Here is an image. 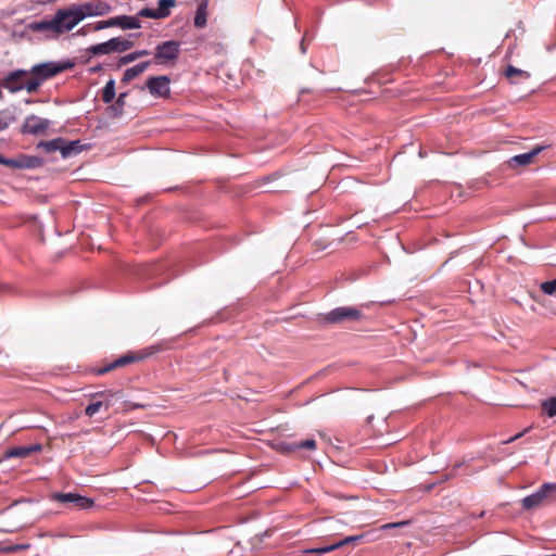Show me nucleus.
<instances>
[{
  "label": "nucleus",
  "mask_w": 556,
  "mask_h": 556,
  "mask_svg": "<svg viewBox=\"0 0 556 556\" xmlns=\"http://www.w3.org/2000/svg\"><path fill=\"white\" fill-rule=\"evenodd\" d=\"M207 7L208 1L207 0H201V2L198 4L195 15H194V27L201 29L204 28L207 24Z\"/></svg>",
  "instance_id": "20"
},
{
  "label": "nucleus",
  "mask_w": 556,
  "mask_h": 556,
  "mask_svg": "<svg viewBox=\"0 0 556 556\" xmlns=\"http://www.w3.org/2000/svg\"><path fill=\"white\" fill-rule=\"evenodd\" d=\"M77 11L81 15V20L89 16H102L112 11V7L106 2H85L75 4Z\"/></svg>",
  "instance_id": "13"
},
{
  "label": "nucleus",
  "mask_w": 556,
  "mask_h": 556,
  "mask_svg": "<svg viewBox=\"0 0 556 556\" xmlns=\"http://www.w3.org/2000/svg\"><path fill=\"white\" fill-rule=\"evenodd\" d=\"M61 144H62V138L59 137V138H54L52 140H49V141H40L37 144V148L42 149L47 153H52V152H55V151H60L61 152Z\"/></svg>",
  "instance_id": "24"
},
{
  "label": "nucleus",
  "mask_w": 556,
  "mask_h": 556,
  "mask_svg": "<svg viewBox=\"0 0 556 556\" xmlns=\"http://www.w3.org/2000/svg\"><path fill=\"white\" fill-rule=\"evenodd\" d=\"M92 30L98 31L109 27H121L122 29H137L141 27V22L138 16L134 15H117L105 21L93 23Z\"/></svg>",
  "instance_id": "4"
},
{
  "label": "nucleus",
  "mask_w": 556,
  "mask_h": 556,
  "mask_svg": "<svg viewBox=\"0 0 556 556\" xmlns=\"http://www.w3.org/2000/svg\"><path fill=\"white\" fill-rule=\"evenodd\" d=\"M115 81L110 79L106 81L103 90H102V100L104 103H111L115 98Z\"/></svg>",
  "instance_id": "26"
},
{
  "label": "nucleus",
  "mask_w": 556,
  "mask_h": 556,
  "mask_svg": "<svg viewBox=\"0 0 556 556\" xmlns=\"http://www.w3.org/2000/svg\"><path fill=\"white\" fill-rule=\"evenodd\" d=\"M281 446L287 452H298L300 450L314 451L316 448V441L313 438H308L302 441L286 442Z\"/></svg>",
  "instance_id": "18"
},
{
  "label": "nucleus",
  "mask_w": 556,
  "mask_h": 556,
  "mask_svg": "<svg viewBox=\"0 0 556 556\" xmlns=\"http://www.w3.org/2000/svg\"><path fill=\"white\" fill-rule=\"evenodd\" d=\"M541 405L544 414L547 417L553 418L556 416V396H551L546 400H543Z\"/></svg>",
  "instance_id": "27"
},
{
  "label": "nucleus",
  "mask_w": 556,
  "mask_h": 556,
  "mask_svg": "<svg viewBox=\"0 0 556 556\" xmlns=\"http://www.w3.org/2000/svg\"><path fill=\"white\" fill-rule=\"evenodd\" d=\"M147 88L155 98H167L170 94V79L166 75L150 77Z\"/></svg>",
  "instance_id": "12"
},
{
  "label": "nucleus",
  "mask_w": 556,
  "mask_h": 556,
  "mask_svg": "<svg viewBox=\"0 0 556 556\" xmlns=\"http://www.w3.org/2000/svg\"><path fill=\"white\" fill-rule=\"evenodd\" d=\"M29 76L28 71L25 70H15L8 75H5L1 79V87L7 89L8 91L15 93L23 89L27 91V79L26 77Z\"/></svg>",
  "instance_id": "8"
},
{
  "label": "nucleus",
  "mask_w": 556,
  "mask_h": 556,
  "mask_svg": "<svg viewBox=\"0 0 556 556\" xmlns=\"http://www.w3.org/2000/svg\"><path fill=\"white\" fill-rule=\"evenodd\" d=\"M376 532L377 531H367V532H364L362 534L350 535V536H346L343 540L337 542V544H338L339 547H342L344 545L352 544V543H357V542H361L363 540L374 541V540H376V536H375Z\"/></svg>",
  "instance_id": "22"
},
{
  "label": "nucleus",
  "mask_w": 556,
  "mask_h": 556,
  "mask_svg": "<svg viewBox=\"0 0 556 556\" xmlns=\"http://www.w3.org/2000/svg\"><path fill=\"white\" fill-rule=\"evenodd\" d=\"M541 290L543 293L548 295L556 294V279L542 282Z\"/></svg>",
  "instance_id": "30"
},
{
  "label": "nucleus",
  "mask_w": 556,
  "mask_h": 556,
  "mask_svg": "<svg viewBox=\"0 0 556 556\" xmlns=\"http://www.w3.org/2000/svg\"><path fill=\"white\" fill-rule=\"evenodd\" d=\"M134 42L124 40L119 37L111 38L110 40L89 47L88 51L93 55H104L110 53H122L132 48Z\"/></svg>",
  "instance_id": "6"
},
{
  "label": "nucleus",
  "mask_w": 556,
  "mask_h": 556,
  "mask_svg": "<svg viewBox=\"0 0 556 556\" xmlns=\"http://www.w3.org/2000/svg\"><path fill=\"white\" fill-rule=\"evenodd\" d=\"M28 547V545L26 544H21V545H15L11 548V551H20V549H26Z\"/></svg>",
  "instance_id": "34"
},
{
  "label": "nucleus",
  "mask_w": 556,
  "mask_h": 556,
  "mask_svg": "<svg viewBox=\"0 0 556 556\" xmlns=\"http://www.w3.org/2000/svg\"><path fill=\"white\" fill-rule=\"evenodd\" d=\"M180 54V42L167 40L155 47L154 63L159 65L175 63Z\"/></svg>",
  "instance_id": "5"
},
{
  "label": "nucleus",
  "mask_w": 556,
  "mask_h": 556,
  "mask_svg": "<svg viewBox=\"0 0 556 556\" xmlns=\"http://www.w3.org/2000/svg\"><path fill=\"white\" fill-rule=\"evenodd\" d=\"M91 24L88 25V27H90L92 29V26H90ZM84 28H87V25H84Z\"/></svg>",
  "instance_id": "38"
},
{
  "label": "nucleus",
  "mask_w": 556,
  "mask_h": 556,
  "mask_svg": "<svg viewBox=\"0 0 556 556\" xmlns=\"http://www.w3.org/2000/svg\"><path fill=\"white\" fill-rule=\"evenodd\" d=\"M542 150L543 147H536L527 153L517 154L510 157L508 162L509 166L516 168L519 166L528 165L532 162L533 157L536 156Z\"/></svg>",
  "instance_id": "17"
},
{
  "label": "nucleus",
  "mask_w": 556,
  "mask_h": 556,
  "mask_svg": "<svg viewBox=\"0 0 556 556\" xmlns=\"http://www.w3.org/2000/svg\"><path fill=\"white\" fill-rule=\"evenodd\" d=\"M51 498L64 504H74L79 509H90L94 505L93 500H91L90 497L83 496L76 493H54L52 494Z\"/></svg>",
  "instance_id": "14"
},
{
  "label": "nucleus",
  "mask_w": 556,
  "mask_h": 556,
  "mask_svg": "<svg viewBox=\"0 0 556 556\" xmlns=\"http://www.w3.org/2000/svg\"><path fill=\"white\" fill-rule=\"evenodd\" d=\"M71 66V64L61 65L55 62H47L34 65L31 70L28 71L30 77L27 78V92L31 93L37 91L45 80L54 77Z\"/></svg>",
  "instance_id": "2"
},
{
  "label": "nucleus",
  "mask_w": 556,
  "mask_h": 556,
  "mask_svg": "<svg viewBox=\"0 0 556 556\" xmlns=\"http://www.w3.org/2000/svg\"><path fill=\"white\" fill-rule=\"evenodd\" d=\"M100 68H101V66H100V65H98V66H96V67L90 68V72H91V73H96V72L100 71Z\"/></svg>",
  "instance_id": "37"
},
{
  "label": "nucleus",
  "mask_w": 556,
  "mask_h": 556,
  "mask_svg": "<svg viewBox=\"0 0 556 556\" xmlns=\"http://www.w3.org/2000/svg\"><path fill=\"white\" fill-rule=\"evenodd\" d=\"M176 5V0H159V7L155 9L143 8L135 16L153 20H163L170 15V9Z\"/></svg>",
  "instance_id": "9"
},
{
  "label": "nucleus",
  "mask_w": 556,
  "mask_h": 556,
  "mask_svg": "<svg viewBox=\"0 0 556 556\" xmlns=\"http://www.w3.org/2000/svg\"><path fill=\"white\" fill-rule=\"evenodd\" d=\"M337 548H339V546H338L337 543H334V544H331V545H326V546H323V547L313 548V549H309L308 552L317 553V554H326V553L332 552V551H334Z\"/></svg>",
  "instance_id": "31"
},
{
  "label": "nucleus",
  "mask_w": 556,
  "mask_h": 556,
  "mask_svg": "<svg viewBox=\"0 0 556 556\" xmlns=\"http://www.w3.org/2000/svg\"><path fill=\"white\" fill-rule=\"evenodd\" d=\"M149 54L148 50H137L131 53H128L119 59V64H128L136 61L139 58L146 56Z\"/></svg>",
  "instance_id": "28"
},
{
  "label": "nucleus",
  "mask_w": 556,
  "mask_h": 556,
  "mask_svg": "<svg viewBox=\"0 0 556 556\" xmlns=\"http://www.w3.org/2000/svg\"><path fill=\"white\" fill-rule=\"evenodd\" d=\"M50 126L51 121L48 118L31 114L25 118L21 131L34 136L45 135Z\"/></svg>",
  "instance_id": "10"
},
{
  "label": "nucleus",
  "mask_w": 556,
  "mask_h": 556,
  "mask_svg": "<svg viewBox=\"0 0 556 556\" xmlns=\"http://www.w3.org/2000/svg\"><path fill=\"white\" fill-rule=\"evenodd\" d=\"M43 160L39 156L21 154L18 157H7L5 166L18 169H34L42 166Z\"/></svg>",
  "instance_id": "15"
},
{
  "label": "nucleus",
  "mask_w": 556,
  "mask_h": 556,
  "mask_svg": "<svg viewBox=\"0 0 556 556\" xmlns=\"http://www.w3.org/2000/svg\"><path fill=\"white\" fill-rule=\"evenodd\" d=\"M9 127V123L0 116V131L5 130Z\"/></svg>",
  "instance_id": "33"
},
{
  "label": "nucleus",
  "mask_w": 556,
  "mask_h": 556,
  "mask_svg": "<svg viewBox=\"0 0 556 556\" xmlns=\"http://www.w3.org/2000/svg\"><path fill=\"white\" fill-rule=\"evenodd\" d=\"M359 308L353 306H340L331 309L324 315V321L328 324H339L344 321H355L363 318Z\"/></svg>",
  "instance_id": "7"
},
{
  "label": "nucleus",
  "mask_w": 556,
  "mask_h": 556,
  "mask_svg": "<svg viewBox=\"0 0 556 556\" xmlns=\"http://www.w3.org/2000/svg\"><path fill=\"white\" fill-rule=\"evenodd\" d=\"M117 392L105 390L90 394L91 399L101 397L102 400L91 402L86 408L85 414L88 417L94 416L102 407L106 409L113 404L112 399L117 395Z\"/></svg>",
  "instance_id": "11"
},
{
  "label": "nucleus",
  "mask_w": 556,
  "mask_h": 556,
  "mask_svg": "<svg viewBox=\"0 0 556 556\" xmlns=\"http://www.w3.org/2000/svg\"><path fill=\"white\" fill-rule=\"evenodd\" d=\"M150 64H151L150 61H144V62L134 65L132 67L127 68L124 72L123 81L127 83V81L132 80L135 77H137L138 75L143 73L149 67Z\"/></svg>",
  "instance_id": "23"
},
{
  "label": "nucleus",
  "mask_w": 556,
  "mask_h": 556,
  "mask_svg": "<svg viewBox=\"0 0 556 556\" xmlns=\"http://www.w3.org/2000/svg\"><path fill=\"white\" fill-rule=\"evenodd\" d=\"M409 523V521H399V522H390V523H384L380 527L379 530H388V529H392V528H400V527H404V526H407Z\"/></svg>",
  "instance_id": "32"
},
{
  "label": "nucleus",
  "mask_w": 556,
  "mask_h": 556,
  "mask_svg": "<svg viewBox=\"0 0 556 556\" xmlns=\"http://www.w3.org/2000/svg\"><path fill=\"white\" fill-rule=\"evenodd\" d=\"M137 359H139V357H137L136 355H132V354H127V355L121 356V357L116 358L114 362L108 364L106 366L99 368L97 370V374L104 375L117 367H122V366L131 364Z\"/></svg>",
  "instance_id": "19"
},
{
  "label": "nucleus",
  "mask_w": 556,
  "mask_h": 556,
  "mask_svg": "<svg viewBox=\"0 0 556 556\" xmlns=\"http://www.w3.org/2000/svg\"><path fill=\"white\" fill-rule=\"evenodd\" d=\"M127 97V93L126 92H123L121 93L118 97H117V100L115 102V104H113L110 110L113 112V116H118L122 114L123 112V108L125 105V99Z\"/></svg>",
  "instance_id": "29"
},
{
  "label": "nucleus",
  "mask_w": 556,
  "mask_h": 556,
  "mask_svg": "<svg viewBox=\"0 0 556 556\" xmlns=\"http://www.w3.org/2000/svg\"><path fill=\"white\" fill-rule=\"evenodd\" d=\"M7 157L0 154V164L5 166Z\"/></svg>",
  "instance_id": "36"
},
{
  "label": "nucleus",
  "mask_w": 556,
  "mask_h": 556,
  "mask_svg": "<svg viewBox=\"0 0 556 556\" xmlns=\"http://www.w3.org/2000/svg\"><path fill=\"white\" fill-rule=\"evenodd\" d=\"M505 74L509 79H511L513 83L517 81L516 78L523 80L530 78V74L528 72L517 68L513 65L507 66Z\"/></svg>",
  "instance_id": "25"
},
{
  "label": "nucleus",
  "mask_w": 556,
  "mask_h": 556,
  "mask_svg": "<svg viewBox=\"0 0 556 556\" xmlns=\"http://www.w3.org/2000/svg\"><path fill=\"white\" fill-rule=\"evenodd\" d=\"M42 451V445L40 443L30 444L27 446H13L5 451V458H26L34 453H39Z\"/></svg>",
  "instance_id": "16"
},
{
  "label": "nucleus",
  "mask_w": 556,
  "mask_h": 556,
  "mask_svg": "<svg viewBox=\"0 0 556 556\" xmlns=\"http://www.w3.org/2000/svg\"><path fill=\"white\" fill-rule=\"evenodd\" d=\"M83 151V146L79 140L66 141L62 138L61 155L63 159L71 157Z\"/></svg>",
  "instance_id": "21"
},
{
  "label": "nucleus",
  "mask_w": 556,
  "mask_h": 556,
  "mask_svg": "<svg viewBox=\"0 0 556 556\" xmlns=\"http://www.w3.org/2000/svg\"><path fill=\"white\" fill-rule=\"evenodd\" d=\"M523 433H525V432H519V433H517L516 435H514L513 438H510L509 440H507L506 442H507V443H508V442H513V441H515V440H517V439L521 438V437L523 435Z\"/></svg>",
  "instance_id": "35"
},
{
  "label": "nucleus",
  "mask_w": 556,
  "mask_h": 556,
  "mask_svg": "<svg viewBox=\"0 0 556 556\" xmlns=\"http://www.w3.org/2000/svg\"><path fill=\"white\" fill-rule=\"evenodd\" d=\"M81 21V15L77 11L76 5L73 4L67 9L58 10L51 20L34 21L27 27L37 33L60 35L72 30Z\"/></svg>",
  "instance_id": "1"
},
{
  "label": "nucleus",
  "mask_w": 556,
  "mask_h": 556,
  "mask_svg": "<svg viewBox=\"0 0 556 556\" xmlns=\"http://www.w3.org/2000/svg\"><path fill=\"white\" fill-rule=\"evenodd\" d=\"M552 504H556V482H545L535 492L521 500V506L526 510Z\"/></svg>",
  "instance_id": "3"
}]
</instances>
